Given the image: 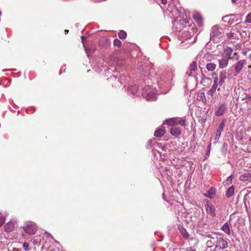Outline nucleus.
Here are the masks:
<instances>
[{"mask_svg":"<svg viewBox=\"0 0 251 251\" xmlns=\"http://www.w3.org/2000/svg\"><path fill=\"white\" fill-rule=\"evenodd\" d=\"M186 122V120L185 118H173L166 119L163 124L172 126L170 130V133L174 136L178 137L180 135L181 132V129L179 127H177L176 126L179 125L185 127Z\"/></svg>","mask_w":251,"mask_h":251,"instance_id":"obj_1","label":"nucleus"},{"mask_svg":"<svg viewBox=\"0 0 251 251\" xmlns=\"http://www.w3.org/2000/svg\"><path fill=\"white\" fill-rule=\"evenodd\" d=\"M247 64V60L245 59H241L237 60V61L234 64L233 67L236 73V75L239 74L243 68Z\"/></svg>","mask_w":251,"mask_h":251,"instance_id":"obj_2","label":"nucleus"},{"mask_svg":"<svg viewBox=\"0 0 251 251\" xmlns=\"http://www.w3.org/2000/svg\"><path fill=\"white\" fill-rule=\"evenodd\" d=\"M216 244L215 245V250L218 249L223 250L228 247V242L223 237L216 238Z\"/></svg>","mask_w":251,"mask_h":251,"instance_id":"obj_3","label":"nucleus"},{"mask_svg":"<svg viewBox=\"0 0 251 251\" xmlns=\"http://www.w3.org/2000/svg\"><path fill=\"white\" fill-rule=\"evenodd\" d=\"M23 228L27 233L30 235L35 234L37 230L36 225L34 223L30 224L24 226Z\"/></svg>","mask_w":251,"mask_h":251,"instance_id":"obj_4","label":"nucleus"},{"mask_svg":"<svg viewBox=\"0 0 251 251\" xmlns=\"http://www.w3.org/2000/svg\"><path fill=\"white\" fill-rule=\"evenodd\" d=\"M205 209L207 213L212 217H215L216 216L215 208L214 206L211 203L207 202Z\"/></svg>","mask_w":251,"mask_h":251,"instance_id":"obj_5","label":"nucleus"},{"mask_svg":"<svg viewBox=\"0 0 251 251\" xmlns=\"http://www.w3.org/2000/svg\"><path fill=\"white\" fill-rule=\"evenodd\" d=\"M195 22L200 25H202L203 23V19L200 13L195 12L192 16Z\"/></svg>","mask_w":251,"mask_h":251,"instance_id":"obj_6","label":"nucleus"},{"mask_svg":"<svg viewBox=\"0 0 251 251\" xmlns=\"http://www.w3.org/2000/svg\"><path fill=\"white\" fill-rule=\"evenodd\" d=\"M237 31L234 29H231L229 32H226V36L229 39H236L238 38Z\"/></svg>","mask_w":251,"mask_h":251,"instance_id":"obj_7","label":"nucleus"},{"mask_svg":"<svg viewBox=\"0 0 251 251\" xmlns=\"http://www.w3.org/2000/svg\"><path fill=\"white\" fill-rule=\"evenodd\" d=\"M226 72L225 70H222L220 72L219 74V84L220 86H222L225 82V80L226 77Z\"/></svg>","mask_w":251,"mask_h":251,"instance_id":"obj_8","label":"nucleus"},{"mask_svg":"<svg viewBox=\"0 0 251 251\" xmlns=\"http://www.w3.org/2000/svg\"><path fill=\"white\" fill-rule=\"evenodd\" d=\"M224 126H225L224 122H221L220 123V124L219 125L218 129L216 131L215 137L214 138L215 140L217 141L219 139V138L221 136V132L223 131Z\"/></svg>","mask_w":251,"mask_h":251,"instance_id":"obj_9","label":"nucleus"},{"mask_svg":"<svg viewBox=\"0 0 251 251\" xmlns=\"http://www.w3.org/2000/svg\"><path fill=\"white\" fill-rule=\"evenodd\" d=\"M226 107L225 104H222L219 106L217 110L215 112V115L217 116H221L223 115L226 111Z\"/></svg>","mask_w":251,"mask_h":251,"instance_id":"obj_10","label":"nucleus"},{"mask_svg":"<svg viewBox=\"0 0 251 251\" xmlns=\"http://www.w3.org/2000/svg\"><path fill=\"white\" fill-rule=\"evenodd\" d=\"M220 29H220L219 27L217 26H214L213 28L212 31L210 33L211 38H214L220 36V34H221Z\"/></svg>","mask_w":251,"mask_h":251,"instance_id":"obj_11","label":"nucleus"},{"mask_svg":"<svg viewBox=\"0 0 251 251\" xmlns=\"http://www.w3.org/2000/svg\"><path fill=\"white\" fill-rule=\"evenodd\" d=\"M14 228V224L12 222L7 223L4 226V230L7 232H10L12 231Z\"/></svg>","mask_w":251,"mask_h":251,"instance_id":"obj_12","label":"nucleus"},{"mask_svg":"<svg viewBox=\"0 0 251 251\" xmlns=\"http://www.w3.org/2000/svg\"><path fill=\"white\" fill-rule=\"evenodd\" d=\"M240 179L243 181L251 182V174L247 172L243 174L240 177Z\"/></svg>","mask_w":251,"mask_h":251,"instance_id":"obj_13","label":"nucleus"},{"mask_svg":"<svg viewBox=\"0 0 251 251\" xmlns=\"http://www.w3.org/2000/svg\"><path fill=\"white\" fill-rule=\"evenodd\" d=\"M165 132L166 131L164 127H161L155 131L154 135L156 137H161L164 135Z\"/></svg>","mask_w":251,"mask_h":251,"instance_id":"obj_14","label":"nucleus"},{"mask_svg":"<svg viewBox=\"0 0 251 251\" xmlns=\"http://www.w3.org/2000/svg\"><path fill=\"white\" fill-rule=\"evenodd\" d=\"M178 229L180 234L184 238L188 239L189 238V234L188 232L183 226H179Z\"/></svg>","mask_w":251,"mask_h":251,"instance_id":"obj_15","label":"nucleus"},{"mask_svg":"<svg viewBox=\"0 0 251 251\" xmlns=\"http://www.w3.org/2000/svg\"><path fill=\"white\" fill-rule=\"evenodd\" d=\"M232 52H233V50L231 48H229L228 47H226L224 48V53L225 56L226 57H228V59H231L230 56H231Z\"/></svg>","mask_w":251,"mask_h":251,"instance_id":"obj_16","label":"nucleus"},{"mask_svg":"<svg viewBox=\"0 0 251 251\" xmlns=\"http://www.w3.org/2000/svg\"><path fill=\"white\" fill-rule=\"evenodd\" d=\"M219 68L223 69L225 68L228 63V60L227 59L223 58L221 60H219Z\"/></svg>","mask_w":251,"mask_h":251,"instance_id":"obj_17","label":"nucleus"},{"mask_svg":"<svg viewBox=\"0 0 251 251\" xmlns=\"http://www.w3.org/2000/svg\"><path fill=\"white\" fill-rule=\"evenodd\" d=\"M221 229L226 234L228 235H230V228L227 223H226L223 225V226L221 227Z\"/></svg>","mask_w":251,"mask_h":251,"instance_id":"obj_18","label":"nucleus"},{"mask_svg":"<svg viewBox=\"0 0 251 251\" xmlns=\"http://www.w3.org/2000/svg\"><path fill=\"white\" fill-rule=\"evenodd\" d=\"M189 69L190 71L189 75H190V74H192V71H195L197 69V62L195 61H192L189 67Z\"/></svg>","mask_w":251,"mask_h":251,"instance_id":"obj_19","label":"nucleus"},{"mask_svg":"<svg viewBox=\"0 0 251 251\" xmlns=\"http://www.w3.org/2000/svg\"><path fill=\"white\" fill-rule=\"evenodd\" d=\"M216 67V65L213 63H209L206 65V69L209 71H213Z\"/></svg>","mask_w":251,"mask_h":251,"instance_id":"obj_20","label":"nucleus"},{"mask_svg":"<svg viewBox=\"0 0 251 251\" xmlns=\"http://www.w3.org/2000/svg\"><path fill=\"white\" fill-rule=\"evenodd\" d=\"M234 190V188L233 186H231L228 189L226 194V197L227 198H229L233 195Z\"/></svg>","mask_w":251,"mask_h":251,"instance_id":"obj_21","label":"nucleus"},{"mask_svg":"<svg viewBox=\"0 0 251 251\" xmlns=\"http://www.w3.org/2000/svg\"><path fill=\"white\" fill-rule=\"evenodd\" d=\"M215 192L212 189H210L208 191L207 193L204 194V195L210 199H212L214 197L215 195Z\"/></svg>","mask_w":251,"mask_h":251,"instance_id":"obj_22","label":"nucleus"},{"mask_svg":"<svg viewBox=\"0 0 251 251\" xmlns=\"http://www.w3.org/2000/svg\"><path fill=\"white\" fill-rule=\"evenodd\" d=\"M118 36L121 39H124L126 37V33L124 30H120Z\"/></svg>","mask_w":251,"mask_h":251,"instance_id":"obj_23","label":"nucleus"},{"mask_svg":"<svg viewBox=\"0 0 251 251\" xmlns=\"http://www.w3.org/2000/svg\"><path fill=\"white\" fill-rule=\"evenodd\" d=\"M113 44L115 46H117V47L120 48L122 46V42L120 40H119L118 39H115L114 40Z\"/></svg>","mask_w":251,"mask_h":251,"instance_id":"obj_24","label":"nucleus"},{"mask_svg":"<svg viewBox=\"0 0 251 251\" xmlns=\"http://www.w3.org/2000/svg\"><path fill=\"white\" fill-rule=\"evenodd\" d=\"M198 100H202L203 101H206L204 93H201L198 95Z\"/></svg>","mask_w":251,"mask_h":251,"instance_id":"obj_25","label":"nucleus"},{"mask_svg":"<svg viewBox=\"0 0 251 251\" xmlns=\"http://www.w3.org/2000/svg\"><path fill=\"white\" fill-rule=\"evenodd\" d=\"M214 245V242L211 240H208L206 242V245L207 248H211Z\"/></svg>","mask_w":251,"mask_h":251,"instance_id":"obj_26","label":"nucleus"},{"mask_svg":"<svg viewBox=\"0 0 251 251\" xmlns=\"http://www.w3.org/2000/svg\"><path fill=\"white\" fill-rule=\"evenodd\" d=\"M232 181V176H230L229 177H228L227 178L225 181V185H229L230 184H231Z\"/></svg>","mask_w":251,"mask_h":251,"instance_id":"obj_27","label":"nucleus"},{"mask_svg":"<svg viewBox=\"0 0 251 251\" xmlns=\"http://www.w3.org/2000/svg\"><path fill=\"white\" fill-rule=\"evenodd\" d=\"M29 245L27 242H24L23 244V247L25 251H29Z\"/></svg>","mask_w":251,"mask_h":251,"instance_id":"obj_28","label":"nucleus"},{"mask_svg":"<svg viewBox=\"0 0 251 251\" xmlns=\"http://www.w3.org/2000/svg\"><path fill=\"white\" fill-rule=\"evenodd\" d=\"M246 22L248 23H251V13H249L246 19Z\"/></svg>","mask_w":251,"mask_h":251,"instance_id":"obj_29","label":"nucleus"},{"mask_svg":"<svg viewBox=\"0 0 251 251\" xmlns=\"http://www.w3.org/2000/svg\"><path fill=\"white\" fill-rule=\"evenodd\" d=\"M215 92V91H214L213 89H212L211 88L210 90H209L207 92V94L210 95L211 96H213L214 93Z\"/></svg>","mask_w":251,"mask_h":251,"instance_id":"obj_30","label":"nucleus"},{"mask_svg":"<svg viewBox=\"0 0 251 251\" xmlns=\"http://www.w3.org/2000/svg\"><path fill=\"white\" fill-rule=\"evenodd\" d=\"M5 218L4 217L0 215V226H1L4 223Z\"/></svg>","mask_w":251,"mask_h":251,"instance_id":"obj_31","label":"nucleus"},{"mask_svg":"<svg viewBox=\"0 0 251 251\" xmlns=\"http://www.w3.org/2000/svg\"><path fill=\"white\" fill-rule=\"evenodd\" d=\"M217 86H218V84L213 83L211 87V88L216 91Z\"/></svg>","mask_w":251,"mask_h":251,"instance_id":"obj_32","label":"nucleus"},{"mask_svg":"<svg viewBox=\"0 0 251 251\" xmlns=\"http://www.w3.org/2000/svg\"><path fill=\"white\" fill-rule=\"evenodd\" d=\"M234 55L235 56V59L236 60H239V55L238 54L237 52H234Z\"/></svg>","mask_w":251,"mask_h":251,"instance_id":"obj_33","label":"nucleus"},{"mask_svg":"<svg viewBox=\"0 0 251 251\" xmlns=\"http://www.w3.org/2000/svg\"><path fill=\"white\" fill-rule=\"evenodd\" d=\"M161 2L162 4L165 5L168 2V0H161Z\"/></svg>","mask_w":251,"mask_h":251,"instance_id":"obj_34","label":"nucleus"},{"mask_svg":"<svg viewBox=\"0 0 251 251\" xmlns=\"http://www.w3.org/2000/svg\"><path fill=\"white\" fill-rule=\"evenodd\" d=\"M213 83L218 84V77L216 76L214 77Z\"/></svg>","mask_w":251,"mask_h":251,"instance_id":"obj_35","label":"nucleus"},{"mask_svg":"<svg viewBox=\"0 0 251 251\" xmlns=\"http://www.w3.org/2000/svg\"><path fill=\"white\" fill-rule=\"evenodd\" d=\"M185 251H196L195 250L193 249L191 247L187 248Z\"/></svg>","mask_w":251,"mask_h":251,"instance_id":"obj_36","label":"nucleus"},{"mask_svg":"<svg viewBox=\"0 0 251 251\" xmlns=\"http://www.w3.org/2000/svg\"><path fill=\"white\" fill-rule=\"evenodd\" d=\"M206 237L209 238H210L211 239H214V238L212 236L211 234H208L206 235Z\"/></svg>","mask_w":251,"mask_h":251,"instance_id":"obj_37","label":"nucleus"},{"mask_svg":"<svg viewBox=\"0 0 251 251\" xmlns=\"http://www.w3.org/2000/svg\"><path fill=\"white\" fill-rule=\"evenodd\" d=\"M13 251H21L19 249L14 248L13 250Z\"/></svg>","mask_w":251,"mask_h":251,"instance_id":"obj_38","label":"nucleus"},{"mask_svg":"<svg viewBox=\"0 0 251 251\" xmlns=\"http://www.w3.org/2000/svg\"><path fill=\"white\" fill-rule=\"evenodd\" d=\"M189 20H187L186 21H183L182 23L184 22H185V24L189 23Z\"/></svg>","mask_w":251,"mask_h":251,"instance_id":"obj_39","label":"nucleus"},{"mask_svg":"<svg viewBox=\"0 0 251 251\" xmlns=\"http://www.w3.org/2000/svg\"><path fill=\"white\" fill-rule=\"evenodd\" d=\"M133 88L134 90L136 92L137 91V87L136 86H133Z\"/></svg>","mask_w":251,"mask_h":251,"instance_id":"obj_40","label":"nucleus"},{"mask_svg":"<svg viewBox=\"0 0 251 251\" xmlns=\"http://www.w3.org/2000/svg\"><path fill=\"white\" fill-rule=\"evenodd\" d=\"M64 32H65V34H67L69 32V30L67 29H65Z\"/></svg>","mask_w":251,"mask_h":251,"instance_id":"obj_41","label":"nucleus"},{"mask_svg":"<svg viewBox=\"0 0 251 251\" xmlns=\"http://www.w3.org/2000/svg\"><path fill=\"white\" fill-rule=\"evenodd\" d=\"M248 68L249 69V71H250L251 70V65H248Z\"/></svg>","mask_w":251,"mask_h":251,"instance_id":"obj_42","label":"nucleus"},{"mask_svg":"<svg viewBox=\"0 0 251 251\" xmlns=\"http://www.w3.org/2000/svg\"><path fill=\"white\" fill-rule=\"evenodd\" d=\"M249 58L250 59V60L251 61V53L250 54L249 56Z\"/></svg>","mask_w":251,"mask_h":251,"instance_id":"obj_43","label":"nucleus"},{"mask_svg":"<svg viewBox=\"0 0 251 251\" xmlns=\"http://www.w3.org/2000/svg\"><path fill=\"white\" fill-rule=\"evenodd\" d=\"M237 0H232V2L235 3Z\"/></svg>","mask_w":251,"mask_h":251,"instance_id":"obj_44","label":"nucleus"},{"mask_svg":"<svg viewBox=\"0 0 251 251\" xmlns=\"http://www.w3.org/2000/svg\"><path fill=\"white\" fill-rule=\"evenodd\" d=\"M243 54L245 55L246 54V51H243Z\"/></svg>","mask_w":251,"mask_h":251,"instance_id":"obj_45","label":"nucleus"},{"mask_svg":"<svg viewBox=\"0 0 251 251\" xmlns=\"http://www.w3.org/2000/svg\"><path fill=\"white\" fill-rule=\"evenodd\" d=\"M247 98H248V100H250V99H251V96H248V97H247Z\"/></svg>","mask_w":251,"mask_h":251,"instance_id":"obj_46","label":"nucleus"}]
</instances>
